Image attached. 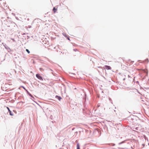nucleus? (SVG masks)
<instances>
[{
	"label": "nucleus",
	"mask_w": 149,
	"mask_h": 149,
	"mask_svg": "<svg viewBox=\"0 0 149 149\" xmlns=\"http://www.w3.org/2000/svg\"><path fill=\"white\" fill-rule=\"evenodd\" d=\"M36 77L39 79L40 80H43V79L40 75L38 74H37L36 75Z\"/></svg>",
	"instance_id": "nucleus-1"
},
{
	"label": "nucleus",
	"mask_w": 149,
	"mask_h": 149,
	"mask_svg": "<svg viewBox=\"0 0 149 149\" xmlns=\"http://www.w3.org/2000/svg\"><path fill=\"white\" fill-rule=\"evenodd\" d=\"M104 66L105 67V68L107 70H110L111 69V68L110 66H108V65H105Z\"/></svg>",
	"instance_id": "nucleus-2"
},
{
	"label": "nucleus",
	"mask_w": 149,
	"mask_h": 149,
	"mask_svg": "<svg viewBox=\"0 0 149 149\" xmlns=\"http://www.w3.org/2000/svg\"><path fill=\"white\" fill-rule=\"evenodd\" d=\"M53 10L54 13H55L57 10V8H56L55 7H54L53 8Z\"/></svg>",
	"instance_id": "nucleus-3"
},
{
	"label": "nucleus",
	"mask_w": 149,
	"mask_h": 149,
	"mask_svg": "<svg viewBox=\"0 0 149 149\" xmlns=\"http://www.w3.org/2000/svg\"><path fill=\"white\" fill-rule=\"evenodd\" d=\"M143 62L145 63H148V58L146 59Z\"/></svg>",
	"instance_id": "nucleus-4"
},
{
	"label": "nucleus",
	"mask_w": 149,
	"mask_h": 149,
	"mask_svg": "<svg viewBox=\"0 0 149 149\" xmlns=\"http://www.w3.org/2000/svg\"><path fill=\"white\" fill-rule=\"evenodd\" d=\"M56 97L59 100H60L61 99V98L60 97L57 95L56 96Z\"/></svg>",
	"instance_id": "nucleus-5"
},
{
	"label": "nucleus",
	"mask_w": 149,
	"mask_h": 149,
	"mask_svg": "<svg viewBox=\"0 0 149 149\" xmlns=\"http://www.w3.org/2000/svg\"><path fill=\"white\" fill-rule=\"evenodd\" d=\"M77 149H80V146H79V144L78 143L77 144Z\"/></svg>",
	"instance_id": "nucleus-6"
},
{
	"label": "nucleus",
	"mask_w": 149,
	"mask_h": 149,
	"mask_svg": "<svg viewBox=\"0 0 149 149\" xmlns=\"http://www.w3.org/2000/svg\"><path fill=\"white\" fill-rule=\"evenodd\" d=\"M9 113H10V114L11 116H13V114L12 113V112L10 111Z\"/></svg>",
	"instance_id": "nucleus-7"
},
{
	"label": "nucleus",
	"mask_w": 149,
	"mask_h": 149,
	"mask_svg": "<svg viewBox=\"0 0 149 149\" xmlns=\"http://www.w3.org/2000/svg\"><path fill=\"white\" fill-rule=\"evenodd\" d=\"M26 51L28 52V54H29L30 53V51H29V50L28 49H26Z\"/></svg>",
	"instance_id": "nucleus-8"
},
{
	"label": "nucleus",
	"mask_w": 149,
	"mask_h": 149,
	"mask_svg": "<svg viewBox=\"0 0 149 149\" xmlns=\"http://www.w3.org/2000/svg\"><path fill=\"white\" fill-rule=\"evenodd\" d=\"M7 109H8V111H9V112H10V109H9V108L8 107H7Z\"/></svg>",
	"instance_id": "nucleus-9"
},
{
	"label": "nucleus",
	"mask_w": 149,
	"mask_h": 149,
	"mask_svg": "<svg viewBox=\"0 0 149 149\" xmlns=\"http://www.w3.org/2000/svg\"><path fill=\"white\" fill-rule=\"evenodd\" d=\"M22 87H23V88H24L25 90H26V91H27V90L25 89V88L24 87H23V86Z\"/></svg>",
	"instance_id": "nucleus-10"
},
{
	"label": "nucleus",
	"mask_w": 149,
	"mask_h": 149,
	"mask_svg": "<svg viewBox=\"0 0 149 149\" xmlns=\"http://www.w3.org/2000/svg\"><path fill=\"white\" fill-rule=\"evenodd\" d=\"M11 39L12 40H13V41H15V40L14 39H12H12Z\"/></svg>",
	"instance_id": "nucleus-11"
},
{
	"label": "nucleus",
	"mask_w": 149,
	"mask_h": 149,
	"mask_svg": "<svg viewBox=\"0 0 149 149\" xmlns=\"http://www.w3.org/2000/svg\"><path fill=\"white\" fill-rule=\"evenodd\" d=\"M40 70H43L42 68H40Z\"/></svg>",
	"instance_id": "nucleus-12"
},
{
	"label": "nucleus",
	"mask_w": 149,
	"mask_h": 149,
	"mask_svg": "<svg viewBox=\"0 0 149 149\" xmlns=\"http://www.w3.org/2000/svg\"><path fill=\"white\" fill-rule=\"evenodd\" d=\"M68 40H70V39H69V38H68Z\"/></svg>",
	"instance_id": "nucleus-13"
},
{
	"label": "nucleus",
	"mask_w": 149,
	"mask_h": 149,
	"mask_svg": "<svg viewBox=\"0 0 149 149\" xmlns=\"http://www.w3.org/2000/svg\"><path fill=\"white\" fill-rule=\"evenodd\" d=\"M125 78H124V79H123V80H125Z\"/></svg>",
	"instance_id": "nucleus-14"
}]
</instances>
